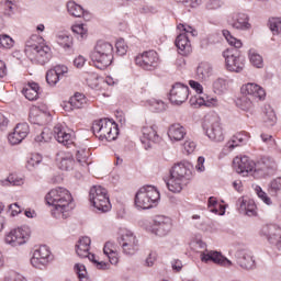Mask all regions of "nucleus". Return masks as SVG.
Wrapping results in <instances>:
<instances>
[{"mask_svg": "<svg viewBox=\"0 0 281 281\" xmlns=\"http://www.w3.org/2000/svg\"><path fill=\"white\" fill-rule=\"evenodd\" d=\"M45 201L52 207L50 214L53 218H57V221L69 218L71 211L76 207L71 192L60 187L52 189L45 195Z\"/></svg>", "mask_w": 281, "mask_h": 281, "instance_id": "obj_1", "label": "nucleus"}, {"mask_svg": "<svg viewBox=\"0 0 281 281\" xmlns=\"http://www.w3.org/2000/svg\"><path fill=\"white\" fill-rule=\"evenodd\" d=\"M113 44L99 41L90 54V58L97 69H106L113 63Z\"/></svg>", "mask_w": 281, "mask_h": 281, "instance_id": "obj_2", "label": "nucleus"}, {"mask_svg": "<svg viewBox=\"0 0 281 281\" xmlns=\"http://www.w3.org/2000/svg\"><path fill=\"white\" fill-rule=\"evenodd\" d=\"M192 246L194 247L195 251L200 254V259L202 262H214V265H220V267L227 268L234 265L232 260L227 259V257H224L220 251L207 250V245L201 239L192 241Z\"/></svg>", "mask_w": 281, "mask_h": 281, "instance_id": "obj_3", "label": "nucleus"}, {"mask_svg": "<svg viewBox=\"0 0 281 281\" xmlns=\"http://www.w3.org/2000/svg\"><path fill=\"white\" fill-rule=\"evenodd\" d=\"M92 133H94V135L102 142L103 139L106 142H114V139H117V135H120V130L115 122L109 119H101L93 122Z\"/></svg>", "mask_w": 281, "mask_h": 281, "instance_id": "obj_4", "label": "nucleus"}, {"mask_svg": "<svg viewBox=\"0 0 281 281\" xmlns=\"http://www.w3.org/2000/svg\"><path fill=\"white\" fill-rule=\"evenodd\" d=\"M159 190L153 186L142 187L135 194V205L138 210H150L155 203H159Z\"/></svg>", "mask_w": 281, "mask_h": 281, "instance_id": "obj_5", "label": "nucleus"}, {"mask_svg": "<svg viewBox=\"0 0 281 281\" xmlns=\"http://www.w3.org/2000/svg\"><path fill=\"white\" fill-rule=\"evenodd\" d=\"M89 201L93 209L101 214L111 212V200L109 199V191L101 186H94L90 189Z\"/></svg>", "mask_w": 281, "mask_h": 281, "instance_id": "obj_6", "label": "nucleus"}, {"mask_svg": "<svg viewBox=\"0 0 281 281\" xmlns=\"http://www.w3.org/2000/svg\"><path fill=\"white\" fill-rule=\"evenodd\" d=\"M179 32L180 33L176 38V47H178L179 54L181 56H188L192 54V44L190 43V38L188 37V34H191V36H196V30H194L192 26L188 24H178Z\"/></svg>", "mask_w": 281, "mask_h": 281, "instance_id": "obj_7", "label": "nucleus"}, {"mask_svg": "<svg viewBox=\"0 0 281 281\" xmlns=\"http://www.w3.org/2000/svg\"><path fill=\"white\" fill-rule=\"evenodd\" d=\"M30 236H32L30 227L21 226L5 233L4 243L10 247H21V245H25L30 240Z\"/></svg>", "mask_w": 281, "mask_h": 281, "instance_id": "obj_8", "label": "nucleus"}, {"mask_svg": "<svg viewBox=\"0 0 281 281\" xmlns=\"http://www.w3.org/2000/svg\"><path fill=\"white\" fill-rule=\"evenodd\" d=\"M227 71L240 74L245 69V56L239 50L226 49L223 53Z\"/></svg>", "mask_w": 281, "mask_h": 281, "instance_id": "obj_9", "label": "nucleus"}, {"mask_svg": "<svg viewBox=\"0 0 281 281\" xmlns=\"http://www.w3.org/2000/svg\"><path fill=\"white\" fill-rule=\"evenodd\" d=\"M206 135L211 142H224L225 133L221 125V119L216 114L206 116Z\"/></svg>", "mask_w": 281, "mask_h": 281, "instance_id": "obj_10", "label": "nucleus"}, {"mask_svg": "<svg viewBox=\"0 0 281 281\" xmlns=\"http://www.w3.org/2000/svg\"><path fill=\"white\" fill-rule=\"evenodd\" d=\"M119 244L125 256H135V252L139 251V239H137V236L131 231L122 232Z\"/></svg>", "mask_w": 281, "mask_h": 281, "instance_id": "obj_11", "label": "nucleus"}, {"mask_svg": "<svg viewBox=\"0 0 281 281\" xmlns=\"http://www.w3.org/2000/svg\"><path fill=\"white\" fill-rule=\"evenodd\" d=\"M233 164L236 172L241 175V177H247L249 175L257 177V173L260 172L258 165L247 156L234 158Z\"/></svg>", "mask_w": 281, "mask_h": 281, "instance_id": "obj_12", "label": "nucleus"}, {"mask_svg": "<svg viewBox=\"0 0 281 281\" xmlns=\"http://www.w3.org/2000/svg\"><path fill=\"white\" fill-rule=\"evenodd\" d=\"M54 260V255H52V250L47 246H40L33 251L31 257V265L35 269H45L49 262Z\"/></svg>", "mask_w": 281, "mask_h": 281, "instance_id": "obj_13", "label": "nucleus"}, {"mask_svg": "<svg viewBox=\"0 0 281 281\" xmlns=\"http://www.w3.org/2000/svg\"><path fill=\"white\" fill-rule=\"evenodd\" d=\"M135 63L145 71H154L159 67V54L155 50L144 52L143 54L135 57Z\"/></svg>", "mask_w": 281, "mask_h": 281, "instance_id": "obj_14", "label": "nucleus"}, {"mask_svg": "<svg viewBox=\"0 0 281 281\" xmlns=\"http://www.w3.org/2000/svg\"><path fill=\"white\" fill-rule=\"evenodd\" d=\"M172 229V220L168 216L158 215L154 220L151 225V234L156 236H168V233Z\"/></svg>", "mask_w": 281, "mask_h": 281, "instance_id": "obj_15", "label": "nucleus"}, {"mask_svg": "<svg viewBox=\"0 0 281 281\" xmlns=\"http://www.w3.org/2000/svg\"><path fill=\"white\" fill-rule=\"evenodd\" d=\"M69 76V68L65 65H56L46 72V82L49 87H56L63 78Z\"/></svg>", "mask_w": 281, "mask_h": 281, "instance_id": "obj_16", "label": "nucleus"}, {"mask_svg": "<svg viewBox=\"0 0 281 281\" xmlns=\"http://www.w3.org/2000/svg\"><path fill=\"white\" fill-rule=\"evenodd\" d=\"M190 95V88L181 82L175 83L170 90L169 100L172 104H183Z\"/></svg>", "mask_w": 281, "mask_h": 281, "instance_id": "obj_17", "label": "nucleus"}, {"mask_svg": "<svg viewBox=\"0 0 281 281\" xmlns=\"http://www.w3.org/2000/svg\"><path fill=\"white\" fill-rule=\"evenodd\" d=\"M159 142V136L157 135V125H145L142 128L140 143L143 144L145 150L153 148L154 144Z\"/></svg>", "mask_w": 281, "mask_h": 281, "instance_id": "obj_18", "label": "nucleus"}, {"mask_svg": "<svg viewBox=\"0 0 281 281\" xmlns=\"http://www.w3.org/2000/svg\"><path fill=\"white\" fill-rule=\"evenodd\" d=\"M236 262L244 271H254L256 269V259L249 250H239L235 254Z\"/></svg>", "mask_w": 281, "mask_h": 281, "instance_id": "obj_19", "label": "nucleus"}, {"mask_svg": "<svg viewBox=\"0 0 281 281\" xmlns=\"http://www.w3.org/2000/svg\"><path fill=\"white\" fill-rule=\"evenodd\" d=\"M228 25L234 30H239L240 32H247L251 30V23H249V15L245 13H233L228 20Z\"/></svg>", "mask_w": 281, "mask_h": 281, "instance_id": "obj_20", "label": "nucleus"}, {"mask_svg": "<svg viewBox=\"0 0 281 281\" xmlns=\"http://www.w3.org/2000/svg\"><path fill=\"white\" fill-rule=\"evenodd\" d=\"M170 175L188 183L192 179V165L186 161L178 162L172 167Z\"/></svg>", "mask_w": 281, "mask_h": 281, "instance_id": "obj_21", "label": "nucleus"}, {"mask_svg": "<svg viewBox=\"0 0 281 281\" xmlns=\"http://www.w3.org/2000/svg\"><path fill=\"white\" fill-rule=\"evenodd\" d=\"M243 95H248L251 100H265L267 98V92L265 89L257 83H246L240 89Z\"/></svg>", "mask_w": 281, "mask_h": 281, "instance_id": "obj_22", "label": "nucleus"}, {"mask_svg": "<svg viewBox=\"0 0 281 281\" xmlns=\"http://www.w3.org/2000/svg\"><path fill=\"white\" fill-rule=\"evenodd\" d=\"M30 133V125L26 123H20L15 126L13 132L9 134L8 140L12 146H16V144H21L25 137H27Z\"/></svg>", "mask_w": 281, "mask_h": 281, "instance_id": "obj_23", "label": "nucleus"}, {"mask_svg": "<svg viewBox=\"0 0 281 281\" xmlns=\"http://www.w3.org/2000/svg\"><path fill=\"white\" fill-rule=\"evenodd\" d=\"M54 137L59 144H63L64 146L74 144V134H71V131H69L63 124L55 125Z\"/></svg>", "mask_w": 281, "mask_h": 281, "instance_id": "obj_24", "label": "nucleus"}, {"mask_svg": "<svg viewBox=\"0 0 281 281\" xmlns=\"http://www.w3.org/2000/svg\"><path fill=\"white\" fill-rule=\"evenodd\" d=\"M29 120L31 124H37L38 126H45L49 122V112L41 110L38 106L31 108Z\"/></svg>", "mask_w": 281, "mask_h": 281, "instance_id": "obj_25", "label": "nucleus"}, {"mask_svg": "<svg viewBox=\"0 0 281 281\" xmlns=\"http://www.w3.org/2000/svg\"><path fill=\"white\" fill-rule=\"evenodd\" d=\"M91 249V238L88 236L81 237L78 239L76 246H75V251L79 258H88L90 256H93V254L89 252Z\"/></svg>", "mask_w": 281, "mask_h": 281, "instance_id": "obj_26", "label": "nucleus"}, {"mask_svg": "<svg viewBox=\"0 0 281 281\" xmlns=\"http://www.w3.org/2000/svg\"><path fill=\"white\" fill-rule=\"evenodd\" d=\"M167 135L170 139V142H182V139L188 135V132L186 131V127L179 123H175L169 126L167 131Z\"/></svg>", "mask_w": 281, "mask_h": 281, "instance_id": "obj_27", "label": "nucleus"}, {"mask_svg": "<svg viewBox=\"0 0 281 281\" xmlns=\"http://www.w3.org/2000/svg\"><path fill=\"white\" fill-rule=\"evenodd\" d=\"M33 56L38 65H45V63H48L49 58H52V48L47 45L40 44L37 49L34 50Z\"/></svg>", "mask_w": 281, "mask_h": 281, "instance_id": "obj_28", "label": "nucleus"}, {"mask_svg": "<svg viewBox=\"0 0 281 281\" xmlns=\"http://www.w3.org/2000/svg\"><path fill=\"white\" fill-rule=\"evenodd\" d=\"M249 133L247 132H239L235 134L225 145L227 150H234L237 146H243V144H247L249 142Z\"/></svg>", "mask_w": 281, "mask_h": 281, "instance_id": "obj_29", "label": "nucleus"}, {"mask_svg": "<svg viewBox=\"0 0 281 281\" xmlns=\"http://www.w3.org/2000/svg\"><path fill=\"white\" fill-rule=\"evenodd\" d=\"M57 166L60 170H74V157L69 153L60 151L57 154Z\"/></svg>", "mask_w": 281, "mask_h": 281, "instance_id": "obj_30", "label": "nucleus"}, {"mask_svg": "<svg viewBox=\"0 0 281 281\" xmlns=\"http://www.w3.org/2000/svg\"><path fill=\"white\" fill-rule=\"evenodd\" d=\"M166 186L169 192H172L173 194H181L183 188L188 186V182H186V180H181V178H177L170 175L169 179L166 182Z\"/></svg>", "mask_w": 281, "mask_h": 281, "instance_id": "obj_31", "label": "nucleus"}, {"mask_svg": "<svg viewBox=\"0 0 281 281\" xmlns=\"http://www.w3.org/2000/svg\"><path fill=\"white\" fill-rule=\"evenodd\" d=\"M22 93L24 94L26 100L34 102V100H38V95L41 93V87L36 82H29L22 89Z\"/></svg>", "mask_w": 281, "mask_h": 281, "instance_id": "obj_32", "label": "nucleus"}, {"mask_svg": "<svg viewBox=\"0 0 281 281\" xmlns=\"http://www.w3.org/2000/svg\"><path fill=\"white\" fill-rule=\"evenodd\" d=\"M103 254L109 258L110 265H117L120 262V255L115 249V244L111 241L105 243Z\"/></svg>", "mask_w": 281, "mask_h": 281, "instance_id": "obj_33", "label": "nucleus"}, {"mask_svg": "<svg viewBox=\"0 0 281 281\" xmlns=\"http://www.w3.org/2000/svg\"><path fill=\"white\" fill-rule=\"evenodd\" d=\"M229 91V80L225 78H217L213 81V92L216 95H225Z\"/></svg>", "mask_w": 281, "mask_h": 281, "instance_id": "obj_34", "label": "nucleus"}, {"mask_svg": "<svg viewBox=\"0 0 281 281\" xmlns=\"http://www.w3.org/2000/svg\"><path fill=\"white\" fill-rule=\"evenodd\" d=\"M248 58L252 67H256L257 69H262L265 67V59L257 49L250 48L248 50Z\"/></svg>", "mask_w": 281, "mask_h": 281, "instance_id": "obj_35", "label": "nucleus"}, {"mask_svg": "<svg viewBox=\"0 0 281 281\" xmlns=\"http://www.w3.org/2000/svg\"><path fill=\"white\" fill-rule=\"evenodd\" d=\"M263 122L266 126H276V122H278L276 111H273V108H271V105L263 106Z\"/></svg>", "mask_w": 281, "mask_h": 281, "instance_id": "obj_36", "label": "nucleus"}, {"mask_svg": "<svg viewBox=\"0 0 281 281\" xmlns=\"http://www.w3.org/2000/svg\"><path fill=\"white\" fill-rule=\"evenodd\" d=\"M196 76L200 80H207L212 76V65L210 63H201L198 66Z\"/></svg>", "mask_w": 281, "mask_h": 281, "instance_id": "obj_37", "label": "nucleus"}, {"mask_svg": "<svg viewBox=\"0 0 281 281\" xmlns=\"http://www.w3.org/2000/svg\"><path fill=\"white\" fill-rule=\"evenodd\" d=\"M56 40L58 45L64 47V49H71V47H74V37L67 33H58Z\"/></svg>", "mask_w": 281, "mask_h": 281, "instance_id": "obj_38", "label": "nucleus"}, {"mask_svg": "<svg viewBox=\"0 0 281 281\" xmlns=\"http://www.w3.org/2000/svg\"><path fill=\"white\" fill-rule=\"evenodd\" d=\"M67 10L71 16H76L77 19H80L85 14V9L75 1H69L67 3Z\"/></svg>", "mask_w": 281, "mask_h": 281, "instance_id": "obj_39", "label": "nucleus"}, {"mask_svg": "<svg viewBox=\"0 0 281 281\" xmlns=\"http://www.w3.org/2000/svg\"><path fill=\"white\" fill-rule=\"evenodd\" d=\"M237 106H239L241 111H251V109H254V99L247 94H244L238 99Z\"/></svg>", "mask_w": 281, "mask_h": 281, "instance_id": "obj_40", "label": "nucleus"}, {"mask_svg": "<svg viewBox=\"0 0 281 281\" xmlns=\"http://www.w3.org/2000/svg\"><path fill=\"white\" fill-rule=\"evenodd\" d=\"M224 38L227 41L228 45L235 47V49H240L243 47V42L232 35L228 30L222 31Z\"/></svg>", "mask_w": 281, "mask_h": 281, "instance_id": "obj_41", "label": "nucleus"}, {"mask_svg": "<svg viewBox=\"0 0 281 281\" xmlns=\"http://www.w3.org/2000/svg\"><path fill=\"white\" fill-rule=\"evenodd\" d=\"M70 104L72 109H82L85 104H87V98L82 93H75L74 97L70 98Z\"/></svg>", "mask_w": 281, "mask_h": 281, "instance_id": "obj_42", "label": "nucleus"}, {"mask_svg": "<svg viewBox=\"0 0 281 281\" xmlns=\"http://www.w3.org/2000/svg\"><path fill=\"white\" fill-rule=\"evenodd\" d=\"M76 161L79 166H89V149L77 150Z\"/></svg>", "mask_w": 281, "mask_h": 281, "instance_id": "obj_43", "label": "nucleus"}, {"mask_svg": "<svg viewBox=\"0 0 281 281\" xmlns=\"http://www.w3.org/2000/svg\"><path fill=\"white\" fill-rule=\"evenodd\" d=\"M209 210L213 214H225V209L221 204H218V201L216 198H209Z\"/></svg>", "mask_w": 281, "mask_h": 281, "instance_id": "obj_44", "label": "nucleus"}, {"mask_svg": "<svg viewBox=\"0 0 281 281\" xmlns=\"http://www.w3.org/2000/svg\"><path fill=\"white\" fill-rule=\"evenodd\" d=\"M148 104L151 111H155V113H164V111L167 109L166 103L159 99H151L148 101Z\"/></svg>", "mask_w": 281, "mask_h": 281, "instance_id": "obj_45", "label": "nucleus"}, {"mask_svg": "<svg viewBox=\"0 0 281 281\" xmlns=\"http://www.w3.org/2000/svg\"><path fill=\"white\" fill-rule=\"evenodd\" d=\"M43 161V156L40 154H33L26 160V168L27 170H34L36 166H38Z\"/></svg>", "mask_w": 281, "mask_h": 281, "instance_id": "obj_46", "label": "nucleus"}, {"mask_svg": "<svg viewBox=\"0 0 281 281\" xmlns=\"http://www.w3.org/2000/svg\"><path fill=\"white\" fill-rule=\"evenodd\" d=\"M108 85L109 87H113V85H117L119 80L108 76L105 79H94V83L92 86L93 89L100 90V85L104 83Z\"/></svg>", "mask_w": 281, "mask_h": 281, "instance_id": "obj_47", "label": "nucleus"}, {"mask_svg": "<svg viewBox=\"0 0 281 281\" xmlns=\"http://www.w3.org/2000/svg\"><path fill=\"white\" fill-rule=\"evenodd\" d=\"M36 41H45V40H43V37H38V35H32L26 41V52H32L33 54L35 49H38L41 44L36 43Z\"/></svg>", "mask_w": 281, "mask_h": 281, "instance_id": "obj_48", "label": "nucleus"}, {"mask_svg": "<svg viewBox=\"0 0 281 281\" xmlns=\"http://www.w3.org/2000/svg\"><path fill=\"white\" fill-rule=\"evenodd\" d=\"M75 271L78 274L79 281H89V273L87 267L82 263L75 265Z\"/></svg>", "mask_w": 281, "mask_h": 281, "instance_id": "obj_49", "label": "nucleus"}, {"mask_svg": "<svg viewBox=\"0 0 281 281\" xmlns=\"http://www.w3.org/2000/svg\"><path fill=\"white\" fill-rule=\"evenodd\" d=\"M269 27L272 34H281V18H272L269 20Z\"/></svg>", "mask_w": 281, "mask_h": 281, "instance_id": "obj_50", "label": "nucleus"}, {"mask_svg": "<svg viewBox=\"0 0 281 281\" xmlns=\"http://www.w3.org/2000/svg\"><path fill=\"white\" fill-rule=\"evenodd\" d=\"M52 140V131L49 128H44V131L35 137L37 144H45Z\"/></svg>", "mask_w": 281, "mask_h": 281, "instance_id": "obj_51", "label": "nucleus"}, {"mask_svg": "<svg viewBox=\"0 0 281 281\" xmlns=\"http://www.w3.org/2000/svg\"><path fill=\"white\" fill-rule=\"evenodd\" d=\"M183 153H186V155H192V153H194V150H196V143L190 138H188L183 145Z\"/></svg>", "mask_w": 281, "mask_h": 281, "instance_id": "obj_52", "label": "nucleus"}, {"mask_svg": "<svg viewBox=\"0 0 281 281\" xmlns=\"http://www.w3.org/2000/svg\"><path fill=\"white\" fill-rule=\"evenodd\" d=\"M191 106H194V109H199V106H204L205 99L201 97V94H196L190 98L189 100Z\"/></svg>", "mask_w": 281, "mask_h": 281, "instance_id": "obj_53", "label": "nucleus"}, {"mask_svg": "<svg viewBox=\"0 0 281 281\" xmlns=\"http://www.w3.org/2000/svg\"><path fill=\"white\" fill-rule=\"evenodd\" d=\"M255 191H256L257 196H259L261 199V201H263V203H266V205H271V198H269V195H267V193L265 191H262V188L256 187Z\"/></svg>", "mask_w": 281, "mask_h": 281, "instance_id": "obj_54", "label": "nucleus"}, {"mask_svg": "<svg viewBox=\"0 0 281 281\" xmlns=\"http://www.w3.org/2000/svg\"><path fill=\"white\" fill-rule=\"evenodd\" d=\"M89 260L90 262H93L97 269H101L102 271H105V269H109V263L104 261H99L98 259H95V255H90Z\"/></svg>", "mask_w": 281, "mask_h": 281, "instance_id": "obj_55", "label": "nucleus"}, {"mask_svg": "<svg viewBox=\"0 0 281 281\" xmlns=\"http://www.w3.org/2000/svg\"><path fill=\"white\" fill-rule=\"evenodd\" d=\"M126 52H128V46L126 45V42L124 40H119L116 42V53L119 56H125Z\"/></svg>", "mask_w": 281, "mask_h": 281, "instance_id": "obj_56", "label": "nucleus"}, {"mask_svg": "<svg viewBox=\"0 0 281 281\" xmlns=\"http://www.w3.org/2000/svg\"><path fill=\"white\" fill-rule=\"evenodd\" d=\"M71 31L74 32V34L79 35L81 38H85V36H87V29L85 27V24H75L71 27Z\"/></svg>", "mask_w": 281, "mask_h": 281, "instance_id": "obj_57", "label": "nucleus"}, {"mask_svg": "<svg viewBox=\"0 0 281 281\" xmlns=\"http://www.w3.org/2000/svg\"><path fill=\"white\" fill-rule=\"evenodd\" d=\"M244 214H246V216H256V203H254V200H248Z\"/></svg>", "mask_w": 281, "mask_h": 281, "instance_id": "obj_58", "label": "nucleus"}, {"mask_svg": "<svg viewBox=\"0 0 281 281\" xmlns=\"http://www.w3.org/2000/svg\"><path fill=\"white\" fill-rule=\"evenodd\" d=\"M249 203V200L245 199V198H239L237 200V207H238V211L241 213V214H245V211H247V204Z\"/></svg>", "mask_w": 281, "mask_h": 281, "instance_id": "obj_59", "label": "nucleus"}, {"mask_svg": "<svg viewBox=\"0 0 281 281\" xmlns=\"http://www.w3.org/2000/svg\"><path fill=\"white\" fill-rule=\"evenodd\" d=\"M281 190V177L271 181L270 192H280Z\"/></svg>", "mask_w": 281, "mask_h": 281, "instance_id": "obj_60", "label": "nucleus"}, {"mask_svg": "<svg viewBox=\"0 0 281 281\" xmlns=\"http://www.w3.org/2000/svg\"><path fill=\"white\" fill-rule=\"evenodd\" d=\"M196 172H205V157L200 156L195 165Z\"/></svg>", "mask_w": 281, "mask_h": 281, "instance_id": "obj_61", "label": "nucleus"}, {"mask_svg": "<svg viewBox=\"0 0 281 281\" xmlns=\"http://www.w3.org/2000/svg\"><path fill=\"white\" fill-rule=\"evenodd\" d=\"M189 85H190L191 89H193V91H195V93H198L199 95H201V93H203V86L201 83H199V81L190 80Z\"/></svg>", "mask_w": 281, "mask_h": 281, "instance_id": "obj_62", "label": "nucleus"}, {"mask_svg": "<svg viewBox=\"0 0 281 281\" xmlns=\"http://www.w3.org/2000/svg\"><path fill=\"white\" fill-rule=\"evenodd\" d=\"M221 5H223L221 3V0H209L206 2V10H218V8H221Z\"/></svg>", "mask_w": 281, "mask_h": 281, "instance_id": "obj_63", "label": "nucleus"}, {"mask_svg": "<svg viewBox=\"0 0 281 281\" xmlns=\"http://www.w3.org/2000/svg\"><path fill=\"white\" fill-rule=\"evenodd\" d=\"M9 212L11 216H19L21 214V206L18 203L10 204Z\"/></svg>", "mask_w": 281, "mask_h": 281, "instance_id": "obj_64", "label": "nucleus"}]
</instances>
